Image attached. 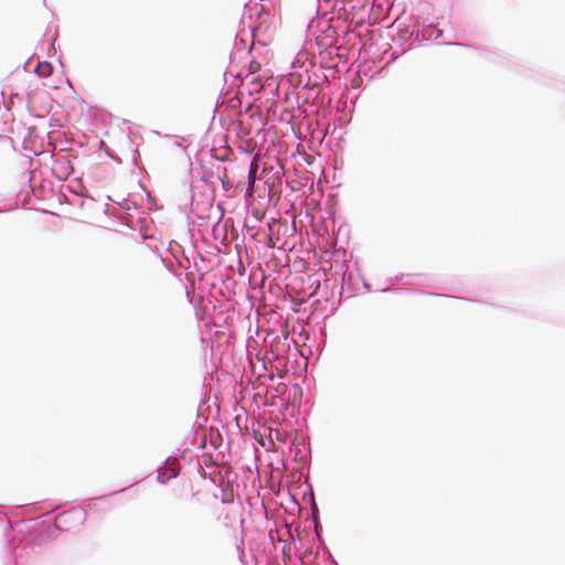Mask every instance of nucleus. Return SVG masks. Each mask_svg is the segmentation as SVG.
Returning <instances> with one entry per match:
<instances>
[{
  "mask_svg": "<svg viewBox=\"0 0 565 565\" xmlns=\"http://www.w3.org/2000/svg\"><path fill=\"white\" fill-rule=\"evenodd\" d=\"M258 159L257 158H254L250 162V166H249V170H248V188H247V192L249 193V195H252L253 193V190H254V184H255V181H256V173H257V170H258Z\"/></svg>",
  "mask_w": 565,
  "mask_h": 565,
  "instance_id": "nucleus-1",
  "label": "nucleus"
},
{
  "mask_svg": "<svg viewBox=\"0 0 565 565\" xmlns=\"http://www.w3.org/2000/svg\"><path fill=\"white\" fill-rule=\"evenodd\" d=\"M35 72L39 76L47 77L52 74V65L47 62H41L36 65Z\"/></svg>",
  "mask_w": 565,
  "mask_h": 565,
  "instance_id": "nucleus-2",
  "label": "nucleus"
}]
</instances>
